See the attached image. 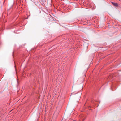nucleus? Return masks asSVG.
I'll return each instance as SVG.
<instances>
[{
	"instance_id": "1",
	"label": "nucleus",
	"mask_w": 121,
	"mask_h": 121,
	"mask_svg": "<svg viewBox=\"0 0 121 121\" xmlns=\"http://www.w3.org/2000/svg\"><path fill=\"white\" fill-rule=\"evenodd\" d=\"M112 4L115 6L117 7L118 6V4L117 3L112 2Z\"/></svg>"
}]
</instances>
